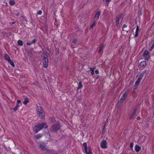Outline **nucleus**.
<instances>
[{"instance_id": "obj_1", "label": "nucleus", "mask_w": 154, "mask_h": 154, "mask_svg": "<svg viewBox=\"0 0 154 154\" xmlns=\"http://www.w3.org/2000/svg\"><path fill=\"white\" fill-rule=\"evenodd\" d=\"M37 114L39 117L41 119H43L45 116V114L44 111L42 108L37 105Z\"/></svg>"}, {"instance_id": "obj_2", "label": "nucleus", "mask_w": 154, "mask_h": 154, "mask_svg": "<svg viewBox=\"0 0 154 154\" xmlns=\"http://www.w3.org/2000/svg\"><path fill=\"white\" fill-rule=\"evenodd\" d=\"M44 128H47V126L45 123H43L42 124H38L34 127V130L36 133H37L39 131Z\"/></svg>"}, {"instance_id": "obj_3", "label": "nucleus", "mask_w": 154, "mask_h": 154, "mask_svg": "<svg viewBox=\"0 0 154 154\" xmlns=\"http://www.w3.org/2000/svg\"><path fill=\"white\" fill-rule=\"evenodd\" d=\"M60 129V126L59 124H54L51 126L50 130L51 132H55L59 130Z\"/></svg>"}, {"instance_id": "obj_4", "label": "nucleus", "mask_w": 154, "mask_h": 154, "mask_svg": "<svg viewBox=\"0 0 154 154\" xmlns=\"http://www.w3.org/2000/svg\"><path fill=\"white\" fill-rule=\"evenodd\" d=\"M143 55L144 58L145 60H148L150 58V56L149 52L147 50L144 51Z\"/></svg>"}, {"instance_id": "obj_5", "label": "nucleus", "mask_w": 154, "mask_h": 154, "mask_svg": "<svg viewBox=\"0 0 154 154\" xmlns=\"http://www.w3.org/2000/svg\"><path fill=\"white\" fill-rule=\"evenodd\" d=\"M40 146L43 151L46 152H48V151L47 149V147L46 146V144L44 143H40Z\"/></svg>"}, {"instance_id": "obj_6", "label": "nucleus", "mask_w": 154, "mask_h": 154, "mask_svg": "<svg viewBox=\"0 0 154 154\" xmlns=\"http://www.w3.org/2000/svg\"><path fill=\"white\" fill-rule=\"evenodd\" d=\"M48 58L45 56H43V66L45 68H46L48 66Z\"/></svg>"}, {"instance_id": "obj_7", "label": "nucleus", "mask_w": 154, "mask_h": 154, "mask_svg": "<svg viewBox=\"0 0 154 154\" xmlns=\"http://www.w3.org/2000/svg\"><path fill=\"white\" fill-rule=\"evenodd\" d=\"M101 147L104 149H106L107 148V143L106 140H103L100 143Z\"/></svg>"}, {"instance_id": "obj_8", "label": "nucleus", "mask_w": 154, "mask_h": 154, "mask_svg": "<svg viewBox=\"0 0 154 154\" xmlns=\"http://www.w3.org/2000/svg\"><path fill=\"white\" fill-rule=\"evenodd\" d=\"M121 14L119 15L116 17V24L117 26H118V25L120 20L121 18Z\"/></svg>"}, {"instance_id": "obj_9", "label": "nucleus", "mask_w": 154, "mask_h": 154, "mask_svg": "<svg viewBox=\"0 0 154 154\" xmlns=\"http://www.w3.org/2000/svg\"><path fill=\"white\" fill-rule=\"evenodd\" d=\"M101 14V12L100 11H99L97 12L96 13L95 15L94 16V19H96V20H97L99 18V16Z\"/></svg>"}, {"instance_id": "obj_10", "label": "nucleus", "mask_w": 154, "mask_h": 154, "mask_svg": "<svg viewBox=\"0 0 154 154\" xmlns=\"http://www.w3.org/2000/svg\"><path fill=\"white\" fill-rule=\"evenodd\" d=\"M125 99V98L122 96L121 99L119 100L117 103V105H120L121 103H123Z\"/></svg>"}, {"instance_id": "obj_11", "label": "nucleus", "mask_w": 154, "mask_h": 154, "mask_svg": "<svg viewBox=\"0 0 154 154\" xmlns=\"http://www.w3.org/2000/svg\"><path fill=\"white\" fill-rule=\"evenodd\" d=\"M146 65V63L145 61H143L140 62V66L142 68H144Z\"/></svg>"}, {"instance_id": "obj_12", "label": "nucleus", "mask_w": 154, "mask_h": 154, "mask_svg": "<svg viewBox=\"0 0 154 154\" xmlns=\"http://www.w3.org/2000/svg\"><path fill=\"white\" fill-rule=\"evenodd\" d=\"M141 80L138 78L137 80L135 82V84H134V87H137L138 85L139 84Z\"/></svg>"}, {"instance_id": "obj_13", "label": "nucleus", "mask_w": 154, "mask_h": 154, "mask_svg": "<svg viewBox=\"0 0 154 154\" xmlns=\"http://www.w3.org/2000/svg\"><path fill=\"white\" fill-rule=\"evenodd\" d=\"M141 149L140 147L138 145H136L135 146V150L137 152H138Z\"/></svg>"}, {"instance_id": "obj_14", "label": "nucleus", "mask_w": 154, "mask_h": 154, "mask_svg": "<svg viewBox=\"0 0 154 154\" xmlns=\"http://www.w3.org/2000/svg\"><path fill=\"white\" fill-rule=\"evenodd\" d=\"M4 58L5 60H7L8 61L10 59L9 56L6 54H5Z\"/></svg>"}, {"instance_id": "obj_15", "label": "nucleus", "mask_w": 154, "mask_h": 154, "mask_svg": "<svg viewBox=\"0 0 154 154\" xmlns=\"http://www.w3.org/2000/svg\"><path fill=\"white\" fill-rule=\"evenodd\" d=\"M104 47V45L103 44H102L100 45V47H99V53H100V51L103 49V48Z\"/></svg>"}, {"instance_id": "obj_16", "label": "nucleus", "mask_w": 154, "mask_h": 154, "mask_svg": "<svg viewBox=\"0 0 154 154\" xmlns=\"http://www.w3.org/2000/svg\"><path fill=\"white\" fill-rule=\"evenodd\" d=\"M8 62L12 66L14 67L15 66V65L14 64V63L12 60L10 59L8 61Z\"/></svg>"}, {"instance_id": "obj_17", "label": "nucleus", "mask_w": 154, "mask_h": 154, "mask_svg": "<svg viewBox=\"0 0 154 154\" xmlns=\"http://www.w3.org/2000/svg\"><path fill=\"white\" fill-rule=\"evenodd\" d=\"M128 92L127 91H125L124 94H123V95H122V96L123 97L125 98H126L128 95Z\"/></svg>"}, {"instance_id": "obj_18", "label": "nucleus", "mask_w": 154, "mask_h": 154, "mask_svg": "<svg viewBox=\"0 0 154 154\" xmlns=\"http://www.w3.org/2000/svg\"><path fill=\"white\" fill-rule=\"evenodd\" d=\"M17 43L20 46H22L23 45V42L20 40H19L17 41Z\"/></svg>"}, {"instance_id": "obj_19", "label": "nucleus", "mask_w": 154, "mask_h": 154, "mask_svg": "<svg viewBox=\"0 0 154 154\" xmlns=\"http://www.w3.org/2000/svg\"><path fill=\"white\" fill-rule=\"evenodd\" d=\"M19 106H20L19 105V104L16 103V106L13 109L15 111H17V110L18 108L19 107Z\"/></svg>"}, {"instance_id": "obj_20", "label": "nucleus", "mask_w": 154, "mask_h": 154, "mask_svg": "<svg viewBox=\"0 0 154 154\" xmlns=\"http://www.w3.org/2000/svg\"><path fill=\"white\" fill-rule=\"evenodd\" d=\"M42 136V135L41 134H38L36 135L35 138L36 139H39L41 138Z\"/></svg>"}, {"instance_id": "obj_21", "label": "nucleus", "mask_w": 154, "mask_h": 154, "mask_svg": "<svg viewBox=\"0 0 154 154\" xmlns=\"http://www.w3.org/2000/svg\"><path fill=\"white\" fill-rule=\"evenodd\" d=\"M111 0H103V2H105V3L107 6H108L109 2Z\"/></svg>"}, {"instance_id": "obj_22", "label": "nucleus", "mask_w": 154, "mask_h": 154, "mask_svg": "<svg viewBox=\"0 0 154 154\" xmlns=\"http://www.w3.org/2000/svg\"><path fill=\"white\" fill-rule=\"evenodd\" d=\"M15 3V1L13 0H10L9 1V4L11 5H14Z\"/></svg>"}, {"instance_id": "obj_23", "label": "nucleus", "mask_w": 154, "mask_h": 154, "mask_svg": "<svg viewBox=\"0 0 154 154\" xmlns=\"http://www.w3.org/2000/svg\"><path fill=\"white\" fill-rule=\"evenodd\" d=\"M79 87L77 88L78 89H81L82 88L83 86L81 82H79L78 84Z\"/></svg>"}, {"instance_id": "obj_24", "label": "nucleus", "mask_w": 154, "mask_h": 154, "mask_svg": "<svg viewBox=\"0 0 154 154\" xmlns=\"http://www.w3.org/2000/svg\"><path fill=\"white\" fill-rule=\"evenodd\" d=\"M29 102V100L28 99H27L25 98L24 101L23 102V103L24 104L26 105L27 103H28Z\"/></svg>"}, {"instance_id": "obj_25", "label": "nucleus", "mask_w": 154, "mask_h": 154, "mask_svg": "<svg viewBox=\"0 0 154 154\" xmlns=\"http://www.w3.org/2000/svg\"><path fill=\"white\" fill-rule=\"evenodd\" d=\"M144 75V74H143L142 72L140 74V75L139 77V78H138L140 79L141 80H142V78L143 77Z\"/></svg>"}, {"instance_id": "obj_26", "label": "nucleus", "mask_w": 154, "mask_h": 154, "mask_svg": "<svg viewBox=\"0 0 154 154\" xmlns=\"http://www.w3.org/2000/svg\"><path fill=\"white\" fill-rule=\"evenodd\" d=\"M137 87H136L135 88L134 87V86L131 89V91H132L134 93L135 92V90L136 89Z\"/></svg>"}, {"instance_id": "obj_27", "label": "nucleus", "mask_w": 154, "mask_h": 154, "mask_svg": "<svg viewBox=\"0 0 154 154\" xmlns=\"http://www.w3.org/2000/svg\"><path fill=\"white\" fill-rule=\"evenodd\" d=\"M83 145L84 147V149H87V144L85 142L83 144Z\"/></svg>"}, {"instance_id": "obj_28", "label": "nucleus", "mask_w": 154, "mask_h": 154, "mask_svg": "<svg viewBox=\"0 0 154 154\" xmlns=\"http://www.w3.org/2000/svg\"><path fill=\"white\" fill-rule=\"evenodd\" d=\"M36 40L34 39L30 43L31 44V45L32 44H34L36 43Z\"/></svg>"}, {"instance_id": "obj_29", "label": "nucleus", "mask_w": 154, "mask_h": 154, "mask_svg": "<svg viewBox=\"0 0 154 154\" xmlns=\"http://www.w3.org/2000/svg\"><path fill=\"white\" fill-rule=\"evenodd\" d=\"M135 33V36H134V37L135 38H136L138 36V32L136 31Z\"/></svg>"}, {"instance_id": "obj_30", "label": "nucleus", "mask_w": 154, "mask_h": 154, "mask_svg": "<svg viewBox=\"0 0 154 154\" xmlns=\"http://www.w3.org/2000/svg\"><path fill=\"white\" fill-rule=\"evenodd\" d=\"M94 23L91 25L90 27V29H92L93 28L94 25Z\"/></svg>"}, {"instance_id": "obj_31", "label": "nucleus", "mask_w": 154, "mask_h": 154, "mask_svg": "<svg viewBox=\"0 0 154 154\" xmlns=\"http://www.w3.org/2000/svg\"><path fill=\"white\" fill-rule=\"evenodd\" d=\"M42 13V11L41 10H39L37 12V14L38 15H40Z\"/></svg>"}, {"instance_id": "obj_32", "label": "nucleus", "mask_w": 154, "mask_h": 154, "mask_svg": "<svg viewBox=\"0 0 154 154\" xmlns=\"http://www.w3.org/2000/svg\"><path fill=\"white\" fill-rule=\"evenodd\" d=\"M77 42V40L76 39H74L72 41V43L74 44H75Z\"/></svg>"}, {"instance_id": "obj_33", "label": "nucleus", "mask_w": 154, "mask_h": 154, "mask_svg": "<svg viewBox=\"0 0 154 154\" xmlns=\"http://www.w3.org/2000/svg\"><path fill=\"white\" fill-rule=\"evenodd\" d=\"M139 30V27L138 26H137V27H136V31L138 32Z\"/></svg>"}, {"instance_id": "obj_34", "label": "nucleus", "mask_w": 154, "mask_h": 154, "mask_svg": "<svg viewBox=\"0 0 154 154\" xmlns=\"http://www.w3.org/2000/svg\"><path fill=\"white\" fill-rule=\"evenodd\" d=\"M90 71H91V72L92 71H94V70L95 69V68H90Z\"/></svg>"}, {"instance_id": "obj_35", "label": "nucleus", "mask_w": 154, "mask_h": 154, "mask_svg": "<svg viewBox=\"0 0 154 154\" xmlns=\"http://www.w3.org/2000/svg\"><path fill=\"white\" fill-rule=\"evenodd\" d=\"M154 48V46H153L152 45V46H151V47L150 48L149 51H151V50H152Z\"/></svg>"}, {"instance_id": "obj_36", "label": "nucleus", "mask_w": 154, "mask_h": 154, "mask_svg": "<svg viewBox=\"0 0 154 154\" xmlns=\"http://www.w3.org/2000/svg\"><path fill=\"white\" fill-rule=\"evenodd\" d=\"M133 146V143H130V147L131 148H132V147Z\"/></svg>"}, {"instance_id": "obj_37", "label": "nucleus", "mask_w": 154, "mask_h": 154, "mask_svg": "<svg viewBox=\"0 0 154 154\" xmlns=\"http://www.w3.org/2000/svg\"><path fill=\"white\" fill-rule=\"evenodd\" d=\"M95 73L96 74H98L99 73V71L98 70H96L95 71Z\"/></svg>"}, {"instance_id": "obj_38", "label": "nucleus", "mask_w": 154, "mask_h": 154, "mask_svg": "<svg viewBox=\"0 0 154 154\" xmlns=\"http://www.w3.org/2000/svg\"><path fill=\"white\" fill-rule=\"evenodd\" d=\"M21 102V101L20 100H18L17 101V104H19V103H20Z\"/></svg>"}, {"instance_id": "obj_39", "label": "nucleus", "mask_w": 154, "mask_h": 154, "mask_svg": "<svg viewBox=\"0 0 154 154\" xmlns=\"http://www.w3.org/2000/svg\"><path fill=\"white\" fill-rule=\"evenodd\" d=\"M127 27V26L126 24H124L122 27V29H123L124 28L126 27Z\"/></svg>"}, {"instance_id": "obj_40", "label": "nucleus", "mask_w": 154, "mask_h": 154, "mask_svg": "<svg viewBox=\"0 0 154 154\" xmlns=\"http://www.w3.org/2000/svg\"><path fill=\"white\" fill-rule=\"evenodd\" d=\"M105 131V128H103V133H104Z\"/></svg>"}, {"instance_id": "obj_41", "label": "nucleus", "mask_w": 154, "mask_h": 154, "mask_svg": "<svg viewBox=\"0 0 154 154\" xmlns=\"http://www.w3.org/2000/svg\"><path fill=\"white\" fill-rule=\"evenodd\" d=\"M146 71H146V70H144V71H143L142 72V73L143 74H144L146 72Z\"/></svg>"}, {"instance_id": "obj_42", "label": "nucleus", "mask_w": 154, "mask_h": 154, "mask_svg": "<svg viewBox=\"0 0 154 154\" xmlns=\"http://www.w3.org/2000/svg\"><path fill=\"white\" fill-rule=\"evenodd\" d=\"M91 74L92 75H93L94 74V71L91 72Z\"/></svg>"}, {"instance_id": "obj_43", "label": "nucleus", "mask_w": 154, "mask_h": 154, "mask_svg": "<svg viewBox=\"0 0 154 154\" xmlns=\"http://www.w3.org/2000/svg\"><path fill=\"white\" fill-rule=\"evenodd\" d=\"M87 149H85V152L86 154H88V152H87Z\"/></svg>"}, {"instance_id": "obj_44", "label": "nucleus", "mask_w": 154, "mask_h": 154, "mask_svg": "<svg viewBox=\"0 0 154 154\" xmlns=\"http://www.w3.org/2000/svg\"><path fill=\"white\" fill-rule=\"evenodd\" d=\"M135 113H136V112H135H135H133L132 113V115H133V116H134L135 114Z\"/></svg>"}, {"instance_id": "obj_45", "label": "nucleus", "mask_w": 154, "mask_h": 154, "mask_svg": "<svg viewBox=\"0 0 154 154\" xmlns=\"http://www.w3.org/2000/svg\"><path fill=\"white\" fill-rule=\"evenodd\" d=\"M133 116L132 115H131L130 116V118H129V119H131L132 117H133Z\"/></svg>"}, {"instance_id": "obj_46", "label": "nucleus", "mask_w": 154, "mask_h": 154, "mask_svg": "<svg viewBox=\"0 0 154 154\" xmlns=\"http://www.w3.org/2000/svg\"><path fill=\"white\" fill-rule=\"evenodd\" d=\"M26 44L28 45H31V44L30 43H29L28 42Z\"/></svg>"}, {"instance_id": "obj_47", "label": "nucleus", "mask_w": 154, "mask_h": 154, "mask_svg": "<svg viewBox=\"0 0 154 154\" xmlns=\"http://www.w3.org/2000/svg\"><path fill=\"white\" fill-rule=\"evenodd\" d=\"M88 154H92L90 150L88 152Z\"/></svg>"}, {"instance_id": "obj_48", "label": "nucleus", "mask_w": 154, "mask_h": 154, "mask_svg": "<svg viewBox=\"0 0 154 154\" xmlns=\"http://www.w3.org/2000/svg\"><path fill=\"white\" fill-rule=\"evenodd\" d=\"M140 117L139 116L137 118V120H140Z\"/></svg>"}, {"instance_id": "obj_49", "label": "nucleus", "mask_w": 154, "mask_h": 154, "mask_svg": "<svg viewBox=\"0 0 154 154\" xmlns=\"http://www.w3.org/2000/svg\"><path fill=\"white\" fill-rule=\"evenodd\" d=\"M16 22L15 21H13V22H11V23L13 24H14Z\"/></svg>"}, {"instance_id": "obj_50", "label": "nucleus", "mask_w": 154, "mask_h": 154, "mask_svg": "<svg viewBox=\"0 0 154 154\" xmlns=\"http://www.w3.org/2000/svg\"><path fill=\"white\" fill-rule=\"evenodd\" d=\"M106 122H105V123H104V125H103V128H105V125H106Z\"/></svg>"}, {"instance_id": "obj_51", "label": "nucleus", "mask_w": 154, "mask_h": 154, "mask_svg": "<svg viewBox=\"0 0 154 154\" xmlns=\"http://www.w3.org/2000/svg\"><path fill=\"white\" fill-rule=\"evenodd\" d=\"M59 50V48H57L56 49V50L57 51H58V50Z\"/></svg>"}, {"instance_id": "obj_52", "label": "nucleus", "mask_w": 154, "mask_h": 154, "mask_svg": "<svg viewBox=\"0 0 154 154\" xmlns=\"http://www.w3.org/2000/svg\"><path fill=\"white\" fill-rule=\"evenodd\" d=\"M152 45L154 46V42L153 43Z\"/></svg>"}, {"instance_id": "obj_53", "label": "nucleus", "mask_w": 154, "mask_h": 154, "mask_svg": "<svg viewBox=\"0 0 154 154\" xmlns=\"http://www.w3.org/2000/svg\"><path fill=\"white\" fill-rule=\"evenodd\" d=\"M11 33H10V34L9 33V34L11 35Z\"/></svg>"}, {"instance_id": "obj_54", "label": "nucleus", "mask_w": 154, "mask_h": 154, "mask_svg": "<svg viewBox=\"0 0 154 154\" xmlns=\"http://www.w3.org/2000/svg\"><path fill=\"white\" fill-rule=\"evenodd\" d=\"M11 33H10V34L9 33V34L11 35Z\"/></svg>"}, {"instance_id": "obj_55", "label": "nucleus", "mask_w": 154, "mask_h": 154, "mask_svg": "<svg viewBox=\"0 0 154 154\" xmlns=\"http://www.w3.org/2000/svg\"><path fill=\"white\" fill-rule=\"evenodd\" d=\"M11 33H10V34L9 33V34L11 35Z\"/></svg>"}]
</instances>
